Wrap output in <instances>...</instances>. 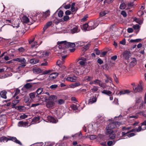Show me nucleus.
Here are the masks:
<instances>
[{
    "label": "nucleus",
    "instance_id": "obj_1",
    "mask_svg": "<svg viewBox=\"0 0 146 146\" xmlns=\"http://www.w3.org/2000/svg\"><path fill=\"white\" fill-rule=\"evenodd\" d=\"M84 68L81 66H76L74 70V72L76 75L80 76L83 73Z\"/></svg>",
    "mask_w": 146,
    "mask_h": 146
},
{
    "label": "nucleus",
    "instance_id": "obj_2",
    "mask_svg": "<svg viewBox=\"0 0 146 146\" xmlns=\"http://www.w3.org/2000/svg\"><path fill=\"white\" fill-rule=\"evenodd\" d=\"M57 44L59 45L58 48L60 49L64 50L66 48H68L67 42L66 41H58L57 42Z\"/></svg>",
    "mask_w": 146,
    "mask_h": 146
},
{
    "label": "nucleus",
    "instance_id": "obj_3",
    "mask_svg": "<svg viewBox=\"0 0 146 146\" xmlns=\"http://www.w3.org/2000/svg\"><path fill=\"white\" fill-rule=\"evenodd\" d=\"M16 60L17 61L21 63V64H20V65L19 66V68H23L26 66V61L25 58H17L16 59Z\"/></svg>",
    "mask_w": 146,
    "mask_h": 146
},
{
    "label": "nucleus",
    "instance_id": "obj_4",
    "mask_svg": "<svg viewBox=\"0 0 146 146\" xmlns=\"http://www.w3.org/2000/svg\"><path fill=\"white\" fill-rule=\"evenodd\" d=\"M118 122L117 121L113 122L111 123L106 127V129L107 131L113 130L112 129L115 128L117 127V125L118 124Z\"/></svg>",
    "mask_w": 146,
    "mask_h": 146
},
{
    "label": "nucleus",
    "instance_id": "obj_5",
    "mask_svg": "<svg viewBox=\"0 0 146 146\" xmlns=\"http://www.w3.org/2000/svg\"><path fill=\"white\" fill-rule=\"evenodd\" d=\"M106 134L108 135L109 139H113L115 138V134L113 130L107 131Z\"/></svg>",
    "mask_w": 146,
    "mask_h": 146
},
{
    "label": "nucleus",
    "instance_id": "obj_6",
    "mask_svg": "<svg viewBox=\"0 0 146 146\" xmlns=\"http://www.w3.org/2000/svg\"><path fill=\"white\" fill-rule=\"evenodd\" d=\"M143 88L141 86L138 85L133 86V90L135 92H141L143 90Z\"/></svg>",
    "mask_w": 146,
    "mask_h": 146
},
{
    "label": "nucleus",
    "instance_id": "obj_7",
    "mask_svg": "<svg viewBox=\"0 0 146 146\" xmlns=\"http://www.w3.org/2000/svg\"><path fill=\"white\" fill-rule=\"evenodd\" d=\"M35 38L33 37L31 39L29 40V43L30 44L32 48L34 47L35 46L37 45V42L36 41H34Z\"/></svg>",
    "mask_w": 146,
    "mask_h": 146
},
{
    "label": "nucleus",
    "instance_id": "obj_8",
    "mask_svg": "<svg viewBox=\"0 0 146 146\" xmlns=\"http://www.w3.org/2000/svg\"><path fill=\"white\" fill-rule=\"evenodd\" d=\"M48 101L46 102V106L48 108H50L54 106L55 104L52 100H47Z\"/></svg>",
    "mask_w": 146,
    "mask_h": 146
},
{
    "label": "nucleus",
    "instance_id": "obj_9",
    "mask_svg": "<svg viewBox=\"0 0 146 146\" xmlns=\"http://www.w3.org/2000/svg\"><path fill=\"white\" fill-rule=\"evenodd\" d=\"M88 24L89 25L88 30L93 29L97 27L96 26L94 25V23L93 21H89L88 22Z\"/></svg>",
    "mask_w": 146,
    "mask_h": 146
},
{
    "label": "nucleus",
    "instance_id": "obj_10",
    "mask_svg": "<svg viewBox=\"0 0 146 146\" xmlns=\"http://www.w3.org/2000/svg\"><path fill=\"white\" fill-rule=\"evenodd\" d=\"M131 54L130 51H124L123 53V56L126 59H128Z\"/></svg>",
    "mask_w": 146,
    "mask_h": 146
},
{
    "label": "nucleus",
    "instance_id": "obj_11",
    "mask_svg": "<svg viewBox=\"0 0 146 146\" xmlns=\"http://www.w3.org/2000/svg\"><path fill=\"white\" fill-rule=\"evenodd\" d=\"M97 98L96 96H91L88 100V103L90 104H92L97 101Z\"/></svg>",
    "mask_w": 146,
    "mask_h": 146
},
{
    "label": "nucleus",
    "instance_id": "obj_12",
    "mask_svg": "<svg viewBox=\"0 0 146 146\" xmlns=\"http://www.w3.org/2000/svg\"><path fill=\"white\" fill-rule=\"evenodd\" d=\"M58 74L57 72H54L50 74L49 76V79L52 80L56 78L58 76Z\"/></svg>",
    "mask_w": 146,
    "mask_h": 146
},
{
    "label": "nucleus",
    "instance_id": "obj_13",
    "mask_svg": "<svg viewBox=\"0 0 146 146\" xmlns=\"http://www.w3.org/2000/svg\"><path fill=\"white\" fill-rule=\"evenodd\" d=\"M130 92V91L129 90H123L119 92L118 94V95H121L125 94H129Z\"/></svg>",
    "mask_w": 146,
    "mask_h": 146
},
{
    "label": "nucleus",
    "instance_id": "obj_14",
    "mask_svg": "<svg viewBox=\"0 0 146 146\" xmlns=\"http://www.w3.org/2000/svg\"><path fill=\"white\" fill-rule=\"evenodd\" d=\"M9 140L12 141L13 142H15L16 143L20 145H22V143L19 140H18L16 137H12L9 139Z\"/></svg>",
    "mask_w": 146,
    "mask_h": 146
},
{
    "label": "nucleus",
    "instance_id": "obj_15",
    "mask_svg": "<svg viewBox=\"0 0 146 146\" xmlns=\"http://www.w3.org/2000/svg\"><path fill=\"white\" fill-rule=\"evenodd\" d=\"M105 76L107 78V79L105 80V82L106 83L110 82L111 83L112 82V79L110 77L106 74H105Z\"/></svg>",
    "mask_w": 146,
    "mask_h": 146
},
{
    "label": "nucleus",
    "instance_id": "obj_16",
    "mask_svg": "<svg viewBox=\"0 0 146 146\" xmlns=\"http://www.w3.org/2000/svg\"><path fill=\"white\" fill-rule=\"evenodd\" d=\"M48 120L50 122L56 123L57 122V120L54 117L52 116H48L47 117Z\"/></svg>",
    "mask_w": 146,
    "mask_h": 146
},
{
    "label": "nucleus",
    "instance_id": "obj_17",
    "mask_svg": "<svg viewBox=\"0 0 146 146\" xmlns=\"http://www.w3.org/2000/svg\"><path fill=\"white\" fill-rule=\"evenodd\" d=\"M79 30L78 29V27L76 26L73 27V28L71 30V32L72 34H74L79 32Z\"/></svg>",
    "mask_w": 146,
    "mask_h": 146
},
{
    "label": "nucleus",
    "instance_id": "obj_18",
    "mask_svg": "<svg viewBox=\"0 0 146 146\" xmlns=\"http://www.w3.org/2000/svg\"><path fill=\"white\" fill-rule=\"evenodd\" d=\"M77 77L75 76H74V77H68L66 78V80L68 81H70L72 82H75L76 80Z\"/></svg>",
    "mask_w": 146,
    "mask_h": 146
},
{
    "label": "nucleus",
    "instance_id": "obj_19",
    "mask_svg": "<svg viewBox=\"0 0 146 146\" xmlns=\"http://www.w3.org/2000/svg\"><path fill=\"white\" fill-rule=\"evenodd\" d=\"M7 93V92L5 90H3L1 92L0 95L1 98L5 99H6L7 98L6 96Z\"/></svg>",
    "mask_w": 146,
    "mask_h": 146
},
{
    "label": "nucleus",
    "instance_id": "obj_20",
    "mask_svg": "<svg viewBox=\"0 0 146 146\" xmlns=\"http://www.w3.org/2000/svg\"><path fill=\"white\" fill-rule=\"evenodd\" d=\"M19 22L20 21L19 19H17L15 21L14 23L12 26L14 27H16L18 28L19 27Z\"/></svg>",
    "mask_w": 146,
    "mask_h": 146
},
{
    "label": "nucleus",
    "instance_id": "obj_21",
    "mask_svg": "<svg viewBox=\"0 0 146 146\" xmlns=\"http://www.w3.org/2000/svg\"><path fill=\"white\" fill-rule=\"evenodd\" d=\"M33 71L34 73L38 74L41 72L42 70L40 68L35 67L33 69Z\"/></svg>",
    "mask_w": 146,
    "mask_h": 146
},
{
    "label": "nucleus",
    "instance_id": "obj_22",
    "mask_svg": "<svg viewBox=\"0 0 146 146\" xmlns=\"http://www.w3.org/2000/svg\"><path fill=\"white\" fill-rule=\"evenodd\" d=\"M28 123L27 122H23V121H21L19 122L18 125L19 126L25 127L27 125Z\"/></svg>",
    "mask_w": 146,
    "mask_h": 146
},
{
    "label": "nucleus",
    "instance_id": "obj_23",
    "mask_svg": "<svg viewBox=\"0 0 146 146\" xmlns=\"http://www.w3.org/2000/svg\"><path fill=\"white\" fill-rule=\"evenodd\" d=\"M50 15V11L48 10L46 12L43 13L42 16L44 18H46L47 17H48Z\"/></svg>",
    "mask_w": 146,
    "mask_h": 146
},
{
    "label": "nucleus",
    "instance_id": "obj_24",
    "mask_svg": "<svg viewBox=\"0 0 146 146\" xmlns=\"http://www.w3.org/2000/svg\"><path fill=\"white\" fill-rule=\"evenodd\" d=\"M136 128H133L131 129V131H130L129 132H127L126 133H125L124 132H122V136H124L125 135H127V134H128V133L131 132H136Z\"/></svg>",
    "mask_w": 146,
    "mask_h": 146
},
{
    "label": "nucleus",
    "instance_id": "obj_25",
    "mask_svg": "<svg viewBox=\"0 0 146 146\" xmlns=\"http://www.w3.org/2000/svg\"><path fill=\"white\" fill-rule=\"evenodd\" d=\"M102 92L104 94L107 95L109 96H110V95H111L112 94V92L111 91L108 90H104L102 91Z\"/></svg>",
    "mask_w": 146,
    "mask_h": 146
},
{
    "label": "nucleus",
    "instance_id": "obj_26",
    "mask_svg": "<svg viewBox=\"0 0 146 146\" xmlns=\"http://www.w3.org/2000/svg\"><path fill=\"white\" fill-rule=\"evenodd\" d=\"M33 85L30 83H27L23 87V88L26 89H29L32 87Z\"/></svg>",
    "mask_w": 146,
    "mask_h": 146
},
{
    "label": "nucleus",
    "instance_id": "obj_27",
    "mask_svg": "<svg viewBox=\"0 0 146 146\" xmlns=\"http://www.w3.org/2000/svg\"><path fill=\"white\" fill-rule=\"evenodd\" d=\"M20 101V100H15L13 101L12 102V108H15V107L16 105Z\"/></svg>",
    "mask_w": 146,
    "mask_h": 146
},
{
    "label": "nucleus",
    "instance_id": "obj_28",
    "mask_svg": "<svg viewBox=\"0 0 146 146\" xmlns=\"http://www.w3.org/2000/svg\"><path fill=\"white\" fill-rule=\"evenodd\" d=\"M23 21L24 23H27L29 22V19L25 16H24L22 18Z\"/></svg>",
    "mask_w": 146,
    "mask_h": 146
},
{
    "label": "nucleus",
    "instance_id": "obj_29",
    "mask_svg": "<svg viewBox=\"0 0 146 146\" xmlns=\"http://www.w3.org/2000/svg\"><path fill=\"white\" fill-rule=\"evenodd\" d=\"M38 60L35 58L31 59L30 60V62L33 64H35L38 63Z\"/></svg>",
    "mask_w": 146,
    "mask_h": 146
},
{
    "label": "nucleus",
    "instance_id": "obj_30",
    "mask_svg": "<svg viewBox=\"0 0 146 146\" xmlns=\"http://www.w3.org/2000/svg\"><path fill=\"white\" fill-rule=\"evenodd\" d=\"M134 21L140 25L143 22V21L142 20L136 18L134 19Z\"/></svg>",
    "mask_w": 146,
    "mask_h": 146
},
{
    "label": "nucleus",
    "instance_id": "obj_31",
    "mask_svg": "<svg viewBox=\"0 0 146 146\" xmlns=\"http://www.w3.org/2000/svg\"><path fill=\"white\" fill-rule=\"evenodd\" d=\"M9 140V139H8V138L5 137H2L0 138V141L1 142H7Z\"/></svg>",
    "mask_w": 146,
    "mask_h": 146
},
{
    "label": "nucleus",
    "instance_id": "obj_32",
    "mask_svg": "<svg viewBox=\"0 0 146 146\" xmlns=\"http://www.w3.org/2000/svg\"><path fill=\"white\" fill-rule=\"evenodd\" d=\"M108 11H104L101 12L100 13V17H102L105 16L108 13Z\"/></svg>",
    "mask_w": 146,
    "mask_h": 146
},
{
    "label": "nucleus",
    "instance_id": "obj_33",
    "mask_svg": "<svg viewBox=\"0 0 146 146\" xmlns=\"http://www.w3.org/2000/svg\"><path fill=\"white\" fill-rule=\"evenodd\" d=\"M68 48L69 47L73 48L75 46V44L74 43H71L70 42H67Z\"/></svg>",
    "mask_w": 146,
    "mask_h": 146
},
{
    "label": "nucleus",
    "instance_id": "obj_34",
    "mask_svg": "<svg viewBox=\"0 0 146 146\" xmlns=\"http://www.w3.org/2000/svg\"><path fill=\"white\" fill-rule=\"evenodd\" d=\"M71 7V5L70 4H67L66 5H64V4L60 8L63 7L65 9H67L70 8Z\"/></svg>",
    "mask_w": 146,
    "mask_h": 146
},
{
    "label": "nucleus",
    "instance_id": "obj_35",
    "mask_svg": "<svg viewBox=\"0 0 146 146\" xmlns=\"http://www.w3.org/2000/svg\"><path fill=\"white\" fill-rule=\"evenodd\" d=\"M43 90V89L42 88H38L36 91V93L37 95L40 94L41 93Z\"/></svg>",
    "mask_w": 146,
    "mask_h": 146
},
{
    "label": "nucleus",
    "instance_id": "obj_36",
    "mask_svg": "<svg viewBox=\"0 0 146 146\" xmlns=\"http://www.w3.org/2000/svg\"><path fill=\"white\" fill-rule=\"evenodd\" d=\"M71 87L73 88H75L80 85V82H77L74 83L72 84Z\"/></svg>",
    "mask_w": 146,
    "mask_h": 146
},
{
    "label": "nucleus",
    "instance_id": "obj_37",
    "mask_svg": "<svg viewBox=\"0 0 146 146\" xmlns=\"http://www.w3.org/2000/svg\"><path fill=\"white\" fill-rule=\"evenodd\" d=\"M99 85L103 89L105 88L106 87V85L105 83H102L101 81V82L99 83Z\"/></svg>",
    "mask_w": 146,
    "mask_h": 146
},
{
    "label": "nucleus",
    "instance_id": "obj_38",
    "mask_svg": "<svg viewBox=\"0 0 146 146\" xmlns=\"http://www.w3.org/2000/svg\"><path fill=\"white\" fill-rule=\"evenodd\" d=\"M56 98V96L53 95L50 96L47 99H46V100H54Z\"/></svg>",
    "mask_w": 146,
    "mask_h": 146
},
{
    "label": "nucleus",
    "instance_id": "obj_39",
    "mask_svg": "<svg viewBox=\"0 0 146 146\" xmlns=\"http://www.w3.org/2000/svg\"><path fill=\"white\" fill-rule=\"evenodd\" d=\"M141 39H131L130 40V42H139L141 41Z\"/></svg>",
    "mask_w": 146,
    "mask_h": 146
},
{
    "label": "nucleus",
    "instance_id": "obj_40",
    "mask_svg": "<svg viewBox=\"0 0 146 146\" xmlns=\"http://www.w3.org/2000/svg\"><path fill=\"white\" fill-rule=\"evenodd\" d=\"M131 63L132 64L133 66L135 65L137 63V60L136 58H133L131 62Z\"/></svg>",
    "mask_w": 146,
    "mask_h": 146
},
{
    "label": "nucleus",
    "instance_id": "obj_41",
    "mask_svg": "<svg viewBox=\"0 0 146 146\" xmlns=\"http://www.w3.org/2000/svg\"><path fill=\"white\" fill-rule=\"evenodd\" d=\"M83 27L84 29L85 30H86L88 31L89 30H88L89 29V25H88V23L84 24L83 25Z\"/></svg>",
    "mask_w": 146,
    "mask_h": 146
},
{
    "label": "nucleus",
    "instance_id": "obj_42",
    "mask_svg": "<svg viewBox=\"0 0 146 146\" xmlns=\"http://www.w3.org/2000/svg\"><path fill=\"white\" fill-rule=\"evenodd\" d=\"M40 119L39 116L36 117H34L33 119V121L34 122H36L39 121Z\"/></svg>",
    "mask_w": 146,
    "mask_h": 146
},
{
    "label": "nucleus",
    "instance_id": "obj_43",
    "mask_svg": "<svg viewBox=\"0 0 146 146\" xmlns=\"http://www.w3.org/2000/svg\"><path fill=\"white\" fill-rule=\"evenodd\" d=\"M144 13L143 11L141 10H139L137 12V15L139 16H142L144 15Z\"/></svg>",
    "mask_w": 146,
    "mask_h": 146
},
{
    "label": "nucleus",
    "instance_id": "obj_44",
    "mask_svg": "<svg viewBox=\"0 0 146 146\" xmlns=\"http://www.w3.org/2000/svg\"><path fill=\"white\" fill-rule=\"evenodd\" d=\"M63 12L62 10H60L58 13V16L60 17H61L63 16Z\"/></svg>",
    "mask_w": 146,
    "mask_h": 146
},
{
    "label": "nucleus",
    "instance_id": "obj_45",
    "mask_svg": "<svg viewBox=\"0 0 146 146\" xmlns=\"http://www.w3.org/2000/svg\"><path fill=\"white\" fill-rule=\"evenodd\" d=\"M47 59H45L44 60V62H43L41 64V66H46L48 64V62H47Z\"/></svg>",
    "mask_w": 146,
    "mask_h": 146
},
{
    "label": "nucleus",
    "instance_id": "obj_46",
    "mask_svg": "<svg viewBox=\"0 0 146 146\" xmlns=\"http://www.w3.org/2000/svg\"><path fill=\"white\" fill-rule=\"evenodd\" d=\"M76 44H78V46H81L84 45V43L82 41H78L76 42Z\"/></svg>",
    "mask_w": 146,
    "mask_h": 146
},
{
    "label": "nucleus",
    "instance_id": "obj_47",
    "mask_svg": "<svg viewBox=\"0 0 146 146\" xmlns=\"http://www.w3.org/2000/svg\"><path fill=\"white\" fill-rule=\"evenodd\" d=\"M20 92V90L18 89H16L15 90V93L14 95L13 96V97H15V96H17Z\"/></svg>",
    "mask_w": 146,
    "mask_h": 146
},
{
    "label": "nucleus",
    "instance_id": "obj_48",
    "mask_svg": "<svg viewBox=\"0 0 146 146\" xmlns=\"http://www.w3.org/2000/svg\"><path fill=\"white\" fill-rule=\"evenodd\" d=\"M133 27L135 30H137L139 29L140 27L139 25L138 24H136L133 25Z\"/></svg>",
    "mask_w": 146,
    "mask_h": 146
},
{
    "label": "nucleus",
    "instance_id": "obj_49",
    "mask_svg": "<svg viewBox=\"0 0 146 146\" xmlns=\"http://www.w3.org/2000/svg\"><path fill=\"white\" fill-rule=\"evenodd\" d=\"M126 7L124 3H122L119 6V8L121 9H124Z\"/></svg>",
    "mask_w": 146,
    "mask_h": 146
},
{
    "label": "nucleus",
    "instance_id": "obj_50",
    "mask_svg": "<svg viewBox=\"0 0 146 146\" xmlns=\"http://www.w3.org/2000/svg\"><path fill=\"white\" fill-rule=\"evenodd\" d=\"M113 76L114 81L117 84H118L119 83V80L118 78L117 77L116 74H114L113 75Z\"/></svg>",
    "mask_w": 146,
    "mask_h": 146
},
{
    "label": "nucleus",
    "instance_id": "obj_51",
    "mask_svg": "<svg viewBox=\"0 0 146 146\" xmlns=\"http://www.w3.org/2000/svg\"><path fill=\"white\" fill-rule=\"evenodd\" d=\"M86 80L88 81H91L93 79V78L91 76H88L86 77Z\"/></svg>",
    "mask_w": 146,
    "mask_h": 146
},
{
    "label": "nucleus",
    "instance_id": "obj_52",
    "mask_svg": "<svg viewBox=\"0 0 146 146\" xmlns=\"http://www.w3.org/2000/svg\"><path fill=\"white\" fill-rule=\"evenodd\" d=\"M50 54V52L48 51H44L42 54L44 56H48Z\"/></svg>",
    "mask_w": 146,
    "mask_h": 146
},
{
    "label": "nucleus",
    "instance_id": "obj_53",
    "mask_svg": "<svg viewBox=\"0 0 146 146\" xmlns=\"http://www.w3.org/2000/svg\"><path fill=\"white\" fill-rule=\"evenodd\" d=\"M30 98L31 99L34 98L35 96V93L34 92L31 93L29 94Z\"/></svg>",
    "mask_w": 146,
    "mask_h": 146
},
{
    "label": "nucleus",
    "instance_id": "obj_54",
    "mask_svg": "<svg viewBox=\"0 0 146 146\" xmlns=\"http://www.w3.org/2000/svg\"><path fill=\"white\" fill-rule=\"evenodd\" d=\"M63 64L62 62L60 60L57 61L56 62V64L59 67H61Z\"/></svg>",
    "mask_w": 146,
    "mask_h": 146
},
{
    "label": "nucleus",
    "instance_id": "obj_55",
    "mask_svg": "<svg viewBox=\"0 0 146 146\" xmlns=\"http://www.w3.org/2000/svg\"><path fill=\"white\" fill-rule=\"evenodd\" d=\"M94 84L96 85H98L99 84V83L101 82V81L100 80L98 79H96V80L94 81Z\"/></svg>",
    "mask_w": 146,
    "mask_h": 146
},
{
    "label": "nucleus",
    "instance_id": "obj_56",
    "mask_svg": "<svg viewBox=\"0 0 146 146\" xmlns=\"http://www.w3.org/2000/svg\"><path fill=\"white\" fill-rule=\"evenodd\" d=\"M97 136L96 135H91L90 136L89 138L91 140H93L96 139Z\"/></svg>",
    "mask_w": 146,
    "mask_h": 146
},
{
    "label": "nucleus",
    "instance_id": "obj_57",
    "mask_svg": "<svg viewBox=\"0 0 146 146\" xmlns=\"http://www.w3.org/2000/svg\"><path fill=\"white\" fill-rule=\"evenodd\" d=\"M72 109L74 110H76L78 109L77 106L75 105H73L72 106Z\"/></svg>",
    "mask_w": 146,
    "mask_h": 146
},
{
    "label": "nucleus",
    "instance_id": "obj_58",
    "mask_svg": "<svg viewBox=\"0 0 146 146\" xmlns=\"http://www.w3.org/2000/svg\"><path fill=\"white\" fill-rule=\"evenodd\" d=\"M114 0H105L104 1V3H107L108 4H110L112 3Z\"/></svg>",
    "mask_w": 146,
    "mask_h": 146
},
{
    "label": "nucleus",
    "instance_id": "obj_59",
    "mask_svg": "<svg viewBox=\"0 0 146 146\" xmlns=\"http://www.w3.org/2000/svg\"><path fill=\"white\" fill-rule=\"evenodd\" d=\"M94 51L95 52L97 55H99L100 54V51L97 48H95L94 49Z\"/></svg>",
    "mask_w": 146,
    "mask_h": 146
},
{
    "label": "nucleus",
    "instance_id": "obj_60",
    "mask_svg": "<svg viewBox=\"0 0 146 146\" xmlns=\"http://www.w3.org/2000/svg\"><path fill=\"white\" fill-rule=\"evenodd\" d=\"M19 51L20 52H24L25 51V49L22 47H21L18 49Z\"/></svg>",
    "mask_w": 146,
    "mask_h": 146
},
{
    "label": "nucleus",
    "instance_id": "obj_61",
    "mask_svg": "<svg viewBox=\"0 0 146 146\" xmlns=\"http://www.w3.org/2000/svg\"><path fill=\"white\" fill-rule=\"evenodd\" d=\"M97 62L100 65L102 64L104 62L100 58L98 59Z\"/></svg>",
    "mask_w": 146,
    "mask_h": 146
},
{
    "label": "nucleus",
    "instance_id": "obj_62",
    "mask_svg": "<svg viewBox=\"0 0 146 146\" xmlns=\"http://www.w3.org/2000/svg\"><path fill=\"white\" fill-rule=\"evenodd\" d=\"M58 87V85L56 84H53L51 85L50 88L51 89H55L57 88Z\"/></svg>",
    "mask_w": 146,
    "mask_h": 146
},
{
    "label": "nucleus",
    "instance_id": "obj_63",
    "mask_svg": "<svg viewBox=\"0 0 146 146\" xmlns=\"http://www.w3.org/2000/svg\"><path fill=\"white\" fill-rule=\"evenodd\" d=\"M69 19V17L67 15H66L63 17V20L65 21H68Z\"/></svg>",
    "mask_w": 146,
    "mask_h": 146
},
{
    "label": "nucleus",
    "instance_id": "obj_64",
    "mask_svg": "<svg viewBox=\"0 0 146 146\" xmlns=\"http://www.w3.org/2000/svg\"><path fill=\"white\" fill-rule=\"evenodd\" d=\"M143 125L145 126V127L143 128V130H145L146 129V120L144 121L143 122L141 123V126H142Z\"/></svg>",
    "mask_w": 146,
    "mask_h": 146
}]
</instances>
